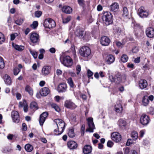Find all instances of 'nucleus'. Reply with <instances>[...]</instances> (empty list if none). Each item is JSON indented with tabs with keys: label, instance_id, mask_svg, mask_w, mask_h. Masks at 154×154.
Masks as SVG:
<instances>
[{
	"label": "nucleus",
	"instance_id": "680f3d73",
	"mask_svg": "<svg viewBox=\"0 0 154 154\" xmlns=\"http://www.w3.org/2000/svg\"><path fill=\"white\" fill-rule=\"evenodd\" d=\"M49 51L51 53L54 54L56 52V49L54 48H51L49 49Z\"/></svg>",
	"mask_w": 154,
	"mask_h": 154
},
{
	"label": "nucleus",
	"instance_id": "20e7f679",
	"mask_svg": "<svg viewBox=\"0 0 154 154\" xmlns=\"http://www.w3.org/2000/svg\"><path fill=\"white\" fill-rule=\"evenodd\" d=\"M75 35L81 38L88 40L90 38V34L83 30H77L75 32Z\"/></svg>",
	"mask_w": 154,
	"mask_h": 154
},
{
	"label": "nucleus",
	"instance_id": "49530a36",
	"mask_svg": "<svg viewBox=\"0 0 154 154\" xmlns=\"http://www.w3.org/2000/svg\"><path fill=\"white\" fill-rule=\"evenodd\" d=\"M23 20L22 19H19L15 21V23L18 25H21L23 23Z\"/></svg>",
	"mask_w": 154,
	"mask_h": 154
},
{
	"label": "nucleus",
	"instance_id": "6e6d98bb",
	"mask_svg": "<svg viewBox=\"0 0 154 154\" xmlns=\"http://www.w3.org/2000/svg\"><path fill=\"white\" fill-rule=\"evenodd\" d=\"M87 73H88V78H90L93 75V73L92 72H91L90 70L88 69L87 71Z\"/></svg>",
	"mask_w": 154,
	"mask_h": 154
},
{
	"label": "nucleus",
	"instance_id": "e2e57ef3",
	"mask_svg": "<svg viewBox=\"0 0 154 154\" xmlns=\"http://www.w3.org/2000/svg\"><path fill=\"white\" fill-rule=\"evenodd\" d=\"M140 57H138L137 58L135 59L134 60V61L135 63H138L140 62Z\"/></svg>",
	"mask_w": 154,
	"mask_h": 154
},
{
	"label": "nucleus",
	"instance_id": "c85d7f7f",
	"mask_svg": "<svg viewBox=\"0 0 154 154\" xmlns=\"http://www.w3.org/2000/svg\"><path fill=\"white\" fill-rule=\"evenodd\" d=\"M3 78L5 82L7 84L10 85L11 84V79L7 74H5L3 77Z\"/></svg>",
	"mask_w": 154,
	"mask_h": 154
},
{
	"label": "nucleus",
	"instance_id": "c03bdc74",
	"mask_svg": "<svg viewBox=\"0 0 154 154\" xmlns=\"http://www.w3.org/2000/svg\"><path fill=\"white\" fill-rule=\"evenodd\" d=\"M5 66V64L2 58L0 56V68L3 69Z\"/></svg>",
	"mask_w": 154,
	"mask_h": 154
},
{
	"label": "nucleus",
	"instance_id": "4c0bfd02",
	"mask_svg": "<svg viewBox=\"0 0 154 154\" xmlns=\"http://www.w3.org/2000/svg\"><path fill=\"white\" fill-rule=\"evenodd\" d=\"M131 137L134 140H136L138 137V134L136 131H133L131 134Z\"/></svg>",
	"mask_w": 154,
	"mask_h": 154
},
{
	"label": "nucleus",
	"instance_id": "bf43d9fd",
	"mask_svg": "<svg viewBox=\"0 0 154 154\" xmlns=\"http://www.w3.org/2000/svg\"><path fill=\"white\" fill-rule=\"evenodd\" d=\"M124 154H129L130 152V149L128 148H126L124 150Z\"/></svg>",
	"mask_w": 154,
	"mask_h": 154
},
{
	"label": "nucleus",
	"instance_id": "a211bd4d",
	"mask_svg": "<svg viewBox=\"0 0 154 154\" xmlns=\"http://www.w3.org/2000/svg\"><path fill=\"white\" fill-rule=\"evenodd\" d=\"M48 115V113L47 112H43L40 115L39 119V122L41 125H43Z\"/></svg>",
	"mask_w": 154,
	"mask_h": 154
},
{
	"label": "nucleus",
	"instance_id": "4be33fe9",
	"mask_svg": "<svg viewBox=\"0 0 154 154\" xmlns=\"http://www.w3.org/2000/svg\"><path fill=\"white\" fill-rule=\"evenodd\" d=\"M68 147L70 149H75L78 146L77 143L74 141H69L67 143Z\"/></svg>",
	"mask_w": 154,
	"mask_h": 154
},
{
	"label": "nucleus",
	"instance_id": "ddd939ff",
	"mask_svg": "<svg viewBox=\"0 0 154 154\" xmlns=\"http://www.w3.org/2000/svg\"><path fill=\"white\" fill-rule=\"evenodd\" d=\"M30 39L33 43H37L39 41V35L35 33H32L30 34Z\"/></svg>",
	"mask_w": 154,
	"mask_h": 154
},
{
	"label": "nucleus",
	"instance_id": "f8f14e48",
	"mask_svg": "<svg viewBox=\"0 0 154 154\" xmlns=\"http://www.w3.org/2000/svg\"><path fill=\"white\" fill-rule=\"evenodd\" d=\"M100 41L101 45L103 46L108 45L110 42V40L109 38L105 36L102 37Z\"/></svg>",
	"mask_w": 154,
	"mask_h": 154
},
{
	"label": "nucleus",
	"instance_id": "412c9836",
	"mask_svg": "<svg viewBox=\"0 0 154 154\" xmlns=\"http://www.w3.org/2000/svg\"><path fill=\"white\" fill-rule=\"evenodd\" d=\"M67 88L66 85L65 83H61L59 85L57 88V91L59 92H64Z\"/></svg>",
	"mask_w": 154,
	"mask_h": 154
},
{
	"label": "nucleus",
	"instance_id": "8fccbe9b",
	"mask_svg": "<svg viewBox=\"0 0 154 154\" xmlns=\"http://www.w3.org/2000/svg\"><path fill=\"white\" fill-rule=\"evenodd\" d=\"M63 22V23H66L68 22L71 20L70 16L66 18L62 19Z\"/></svg>",
	"mask_w": 154,
	"mask_h": 154
},
{
	"label": "nucleus",
	"instance_id": "aec40b11",
	"mask_svg": "<svg viewBox=\"0 0 154 154\" xmlns=\"http://www.w3.org/2000/svg\"><path fill=\"white\" fill-rule=\"evenodd\" d=\"M121 101H119L116 103L115 105V111L116 112L121 113L123 110V107L121 105Z\"/></svg>",
	"mask_w": 154,
	"mask_h": 154
},
{
	"label": "nucleus",
	"instance_id": "58836bf2",
	"mask_svg": "<svg viewBox=\"0 0 154 154\" xmlns=\"http://www.w3.org/2000/svg\"><path fill=\"white\" fill-rule=\"evenodd\" d=\"M118 124L120 127L125 126L126 125V122L122 119H119L118 122Z\"/></svg>",
	"mask_w": 154,
	"mask_h": 154
},
{
	"label": "nucleus",
	"instance_id": "c756f323",
	"mask_svg": "<svg viewBox=\"0 0 154 154\" xmlns=\"http://www.w3.org/2000/svg\"><path fill=\"white\" fill-rule=\"evenodd\" d=\"M123 16L124 17L128 18L129 16V13L127 8L126 7H124L123 8Z\"/></svg>",
	"mask_w": 154,
	"mask_h": 154
},
{
	"label": "nucleus",
	"instance_id": "f03ea898",
	"mask_svg": "<svg viewBox=\"0 0 154 154\" xmlns=\"http://www.w3.org/2000/svg\"><path fill=\"white\" fill-rule=\"evenodd\" d=\"M60 60L63 64L68 67H71L73 65V60L69 56L61 57Z\"/></svg>",
	"mask_w": 154,
	"mask_h": 154
},
{
	"label": "nucleus",
	"instance_id": "c9c22d12",
	"mask_svg": "<svg viewBox=\"0 0 154 154\" xmlns=\"http://www.w3.org/2000/svg\"><path fill=\"white\" fill-rule=\"evenodd\" d=\"M128 60V57L126 54H123L121 57V60L123 63L126 62Z\"/></svg>",
	"mask_w": 154,
	"mask_h": 154
},
{
	"label": "nucleus",
	"instance_id": "e433bc0d",
	"mask_svg": "<svg viewBox=\"0 0 154 154\" xmlns=\"http://www.w3.org/2000/svg\"><path fill=\"white\" fill-rule=\"evenodd\" d=\"M68 135L69 137H73L75 136V134L74 132V130L72 128H70L69 130Z\"/></svg>",
	"mask_w": 154,
	"mask_h": 154
},
{
	"label": "nucleus",
	"instance_id": "774afa93",
	"mask_svg": "<svg viewBox=\"0 0 154 154\" xmlns=\"http://www.w3.org/2000/svg\"><path fill=\"white\" fill-rule=\"evenodd\" d=\"M116 44L119 47H122V44L119 42H116Z\"/></svg>",
	"mask_w": 154,
	"mask_h": 154
},
{
	"label": "nucleus",
	"instance_id": "6e6552de",
	"mask_svg": "<svg viewBox=\"0 0 154 154\" xmlns=\"http://www.w3.org/2000/svg\"><path fill=\"white\" fill-rule=\"evenodd\" d=\"M109 79L111 82H115L117 84L120 83L122 80L121 76L119 74L116 75L115 77L110 75L109 77Z\"/></svg>",
	"mask_w": 154,
	"mask_h": 154
},
{
	"label": "nucleus",
	"instance_id": "473e14b6",
	"mask_svg": "<svg viewBox=\"0 0 154 154\" xmlns=\"http://www.w3.org/2000/svg\"><path fill=\"white\" fill-rule=\"evenodd\" d=\"M29 51L31 54L32 56L35 59H36L38 56L37 53L34 50H33L31 48L29 49Z\"/></svg>",
	"mask_w": 154,
	"mask_h": 154
},
{
	"label": "nucleus",
	"instance_id": "72a5a7b5",
	"mask_svg": "<svg viewBox=\"0 0 154 154\" xmlns=\"http://www.w3.org/2000/svg\"><path fill=\"white\" fill-rule=\"evenodd\" d=\"M25 150L28 152L32 151L33 149V148L32 145L30 144H27L25 146Z\"/></svg>",
	"mask_w": 154,
	"mask_h": 154
},
{
	"label": "nucleus",
	"instance_id": "a18cd8bd",
	"mask_svg": "<svg viewBox=\"0 0 154 154\" xmlns=\"http://www.w3.org/2000/svg\"><path fill=\"white\" fill-rule=\"evenodd\" d=\"M42 12L40 11H37L35 12V16L36 17H39L42 15Z\"/></svg>",
	"mask_w": 154,
	"mask_h": 154
},
{
	"label": "nucleus",
	"instance_id": "f704fd0d",
	"mask_svg": "<svg viewBox=\"0 0 154 154\" xmlns=\"http://www.w3.org/2000/svg\"><path fill=\"white\" fill-rule=\"evenodd\" d=\"M30 106L31 109L34 110H36L38 109L37 104L35 102H32L30 104Z\"/></svg>",
	"mask_w": 154,
	"mask_h": 154
},
{
	"label": "nucleus",
	"instance_id": "de8ad7c7",
	"mask_svg": "<svg viewBox=\"0 0 154 154\" xmlns=\"http://www.w3.org/2000/svg\"><path fill=\"white\" fill-rule=\"evenodd\" d=\"M38 23L37 21H35L33 22V23L30 26L33 29H35L38 26Z\"/></svg>",
	"mask_w": 154,
	"mask_h": 154
},
{
	"label": "nucleus",
	"instance_id": "13d9d810",
	"mask_svg": "<svg viewBox=\"0 0 154 154\" xmlns=\"http://www.w3.org/2000/svg\"><path fill=\"white\" fill-rule=\"evenodd\" d=\"M78 3L80 6L82 7H84L85 5V1L84 0H82Z\"/></svg>",
	"mask_w": 154,
	"mask_h": 154
},
{
	"label": "nucleus",
	"instance_id": "b1692460",
	"mask_svg": "<svg viewBox=\"0 0 154 154\" xmlns=\"http://www.w3.org/2000/svg\"><path fill=\"white\" fill-rule=\"evenodd\" d=\"M148 84L146 80L144 79L141 80L139 83V86L141 89L146 88Z\"/></svg>",
	"mask_w": 154,
	"mask_h": 154
},
{
	"label": "nucleus",
	"instance_id": "f3484780",
	"mask_svg": "<svg viewBox=\"0 0 154 154\" xmlns=\"http://www.w3.org/2000/svg\"><path fill=\"white\" fill-rule=\"evenodd\" d=\"M51 71V67L49 66H44L42 69V73L44 75L49 74Z\"/></svg>",
	"mask_w": 154,
	"mask_h": 154
},
{
	"label": "nucleus",
	"instance_id": "79ce46f5",
	"mask_svg": "<svg viewBox=\"0 0 154 154\" xmlns=\"http://www.w3.org/2000/svg\"><path fill=\"white\" fill-rule=\"evenodd\" d=\"M5 41V38L4 35L0 32V44H2Z\"/></svg>",
	"mask_w": 154,
	"mask_h": 154
},
{
	"label": "nucleus",
	"instance_id": "4468645a",
	"mask_svg": "<svg viewBox=\"0 0 154 154\" xmlns=\"http://www.w3.org/2000/svg\"><path fill=\"white\" fill-rule=\"evenodd\" d=\"M11 117L14 122L18 123L20 121L19 114L16 111H13L11 112Z\"/></svg>",
	"mask_w": 154,
	"mask_h": 154
},
{
	"label": "nucleus",
	"instance_id": "7ed1b4c3",
	"mask_svg": "<svg viewBox=\"0 0 154 154\" xmlns=\"http://www.w3.org/2000/svg\"><path fill=\"white\" fill-rule=\"evenodd\" d=\"M112 16L111 13L109 12H105L104 13L102 16L103 21L105 22L106 25H109L112 22Z\"/></svg>",
	"mask_w": 154,
	"mask_h": 154
},
{
	"label": "nucleus",
	"instance_id": "9b49d317",
	"mask_svg": "<svg viewBox=\"0 0 154 154\" xmlns=\"http://www.w3.org/2000/svg\"><path fill=\"white\" fill-rule=\"evenodd\" d=\"M140 121L141 123L143 125H146L149 122V118L148 116L145 114H143L140 117Z\"/></svg>",
	"mask_w": 154,
	"mask_h": 154
},
{
	"label": "nucleus",
	"instance_id": "f257e3e1",
	"mask_svg": "<svg viewBox=\"0 0 154 154\" xmlns=\"http://www.w3.org/2000/svg\"><path fill=\"white\" fill-rule=\"evenodd\" d=\"M57 126V129H55L54 133L55 135H59L63 131L65 126V123L62 119H57L54 120Z\"/></svg>",
	"mask_w": 154,
	"mask_h": 154
},
{
	"label": "nucleus",
	"instance_id": "603ef678",
	"mask_svg": "<svg viewBox=\"0 0 154 154\" xmlns=\"http://www.w3.org/2000/svg\"><path fill=\"white\" fill-rule=\"evenodd\" d=\"M27 103L25 101H24L23 102H20L19 103V107H22L25 105V104H26Z\"/></svg>",
	"mask_w": 154,
	"mask_h": 154
},
{
	"label": "nucleus",
	"instance_id": "a878e982",
	"mask_svg": "<svg viewBox=\"0 0 154 154\" xmlns=\"http://www.w3.org/2000/svg\"><path fill=\"white\" fill-rule=\"evenodd\" d=\"M62 11L66 14H70L72 11V9L70 7L67 6H64L62 9Z\"/></svg>",
	"mask_w": 154,
	"mask_h": 154
},
{
	"label": "nucleus",
	"instance_id": "423d86ee",
	"mask_svg": "<svg viewBox=\"0 0 154 154\" xmlns=\"http://www.w3.org/2000/svg\"><path fill=\"white\" fill-rule=\"evenodd\" d=\"M87 123L88 128L86 130V131H89L90 132H93L94 130L95 129V127L93 121V119L91 117H89L87 119Z\"/></svg>",
	"mask_w": 154,
	"mask_h": 154
},
{
	"label": "nucleus",
	"instance_id": "9d476101",
	"mask_svg": "<svg viewBox=\"0 0 154 154\" xmlns=\"http://www.w3.org/2000/svg\"><path fill=\"white\" fill-rule=\"evenodd\" d=\"M45 24L46 25L47 27L50 29L56 26L54 21L51 18L46 19L45 20Z\"/></svg>",
	"mask_w": 154,
	"mask_h": 154
},
{
	"label": "nucleus",
	"instance_id": "a19ab883",
	"mask_svg": "<svg viewBox=\"0 0 154 154\" xmlns=\"http://www.w3.org/2000/svg\"><path fill=\"white\" fill-rule=\"evenodd\" d=\"M114 32L120 35L122 31L121 28L119 27H116L115 28L113 29Z\"/></svg>",
	"mask_w": 154,
	"mask_h": 154
},
{
	"label": "nucleus",
	"instance_id": "2f4dec72",
	"mask_svg": "<svg viewBox=\"0 0 154 154\" xmlns=\"http://www.w3.org/2000/svg\"><path fill=\"white\" fill-rule=\"evenodd\" d=\"M13 46L16 50L19 51H22L24 49V46L22 45H13Z\"/></svg>",
	"mask_w": 154,
	"mask_h": 154
},
{
	"label": "nucleus",
	"instance_id": "338daca9",
	"mask_svg": "<svg viewBox=\"0 0 154 154\" xmlns=\"http://www.w3.org/2000/svg\"><path fill=\"white\" fill-rule=\"evenodd\" d=\"M23 110L25 112H26L28 111V105L27 104H25L23 107Z\"/></svg>",
	"mask_w": 154,
	"mask_h": 154
},
{
	"label": "nucleus",
	"instance_id": "4d7b16f0",
	"mask_svg": "<svg viewBox=\"0 0 154 154\" xmlns=\"http://www.w3.org/2000/svg\"><path fill=\"white\" fill-rule=\"evenodd\" d=\"M113 143L110 140L108 141L107 143V146L109 147H111L113 145Z\"/></svg>",
	"mask_w": 154,
	"mask_h": 154
},
{
	"label": "nucleus",
	"instance_id": "bb28decb",
	"mask_svg": "<svg viewBox=\"0 0 154 154\" xmlns=\"http://www.w3.org/2000/svg\"><path fill=\"white\" fill-rule=\"evenodd\" d=\"M115 60V57L112 55H109L106 57V61L108 64L113 63Z\"/></svg>",
	"mask_w": 154,
	"mask_h": 154
},
{
	"label": "nucleus",
	"instance_id": "cd10ccee",
	"mask_svg": "<svg viewBox=\"0 0 154 154\" xmlns=\"http://www.w3.org/2000/svg\"><path fill=\"white\" fill-rule=\"evenodd\" d=\"M142 102L143 105L144 106H146L148 105L149 103V100L147 96L145 95L142 97Z\"/></svg>",
	"mask_w": 154,
	"mask_h": 154
},
{
	"label": "nucleus",
	"instance_id": "ea45409f",
	"mask_svg": "<svg viewBox=\"0 0 154 154\" xmlns=\"http://www.w3.org/2000/svg\"><path fill=\"white\" fill-rule=\"evenodd\" d=\"M51 106L52 108L54 109L57 112H59L60 110V109L58 106L55 103H52L51 104Z\"/></svg>",
	"mask_w": 154,
	"mask_h": 154
},
{
	"label": "nucleus",
	"instance_id": "69168bd1",
	"mask_svg": "<svg viewBox=\"0 0 154 154\" xmlns=\"http://www.w3.org/2000/svg\"><path fill=\"white\" fill-rule=\"evenodd\" d=\"M68 72L69 73L70 75L72 76L75 77L76 75L75 73L73 72H72L70 71H69Z\"/></svg>",
	"mask_w": 154,
	"mask_h": 154
},
{
	"label": "nucleus",
	"instance_id": "6ab92c4d",
	"mask_svg": "<svg viewBox=\"0 0 154 154\" xmlns=\"http://www.w3.org/2000/svg\"><path fill=\"white\" fill-rule=\"evenodd\" d=\"M109 8L110 11L114 12L116 11L119 9V5L116 2H113L110 6Z\"/></svg>",
	"mask_w": 154,
	"mask_h": 154
},
{
	"label": "nucleus",
	"instance_id": "393cba45",
	"mask_svg": "<svg viewBox=\"0 0 154 154\" xmlns=\"http://www.w3.org/2000/svg\"><path fill=\"white\" fill-rule=\"evenodd\" d=\"M92 148L91 146L89 145H85L83 149V152L84 154H89L92 151Z\"/></svg>",
	"mask_w": 154,
	"mask_h": 154
},
{
	"label": "nucleus",
	"instance_id": "2eb2a0df",
	"mask_svg": "<svg viewBox=\"0 0 154 154\" xmlns=\"http://www.w3.org/2000/svg\"><path fill=\"white\" fill-rule=\"evenodd\" d=\"M146 34L149 38L154 37V29L152 27L147 28L146 30Z\"/></svg>",
	"mask_w": 154,
	"mask_h": 154
},
{
	"label": "nucleus",
	"instance_id": "3c124183",
	"mask_svg": "<svg viewBox=\"0 0 154 154\" xmlns=\"http://www.w3.org/2000/svg\"><path fill=\"white\" fill-rule=\"evenodd\" d=\"M20 69L18 68H15L14 69V73L15 75H17L20 72Z\"/></svg>",
	"mask_w": 154,
	"mask_h": 154
},
{
	"label": "nucleus",
	"instance_id": "052dcab7",
	"mask_svg": "<svg viewBox=\"0 0 154 154\" xmlns=\"http://www.w3.org/2000/svg\"><path fill=\"white\" fill-rule=\"evenodd\" d=\"M27 129V127L25 123H23L22 124V130L24 131H26Z\"/></svg>",
	"mask_w": 154,
	"mask_h": 154
},
{
	"label": "nucleus",
	"instance_id": "5701e85b",
	"mask_svg": "<svg viewBox=\"0 0 154 154\" xmlns=\"http://www.w3.org/2000/svg\"><path fill=\"white\" fill-rule=\"evenodd\" d=\"M50 92L49 89L47 87H44L42 88L40 91V94L43 96H47Z\"/></svg>",
	"mask_w": 154,
	"mask_h": 154
},
{
	"label": "nucleus",
	"instance_id": "7c9ffc66",
	"mask_svg": "<svg viewBox=\"0 0 154 154\" xmlns=\"http://www.w3.org/2000/svg\"><path fill=\"white\" fill-rule=\"evenodd\" d=\"M26 91L28 92L30 95L32 96L33 94V92L32 88L28 85H27L25 88Z\"/></svg>",
	"mask_w": 154,
	"mask_h": 154
},
{
	"label": "nucleus",
	"instance_id": "864d4df0",
	"mask_svg": "<svg viewBox=\"0 0 154 154\" xmlns=\"http://www.w3.org/2000/svg\"><path fill=\"white\" fill-rule=\"evenodd\" d=\"M76 73L77 75L79 74L81 70V67L79 65H78L76 66Z\"/></svg>",
	"mask_w": 154,
	"mask_h": 154
},
{
	"label": "nucleus",
	"instance_id": "37998d69",
	"mask_svg": "<svg viewBox=\"0 0 154 154\" xmlns=\"http://www.w3.org/2000/svg\"><path fill=\"white\" fill-rule=\"evenodd\" d=\"M67 80L70 86L72 88H73L74 85L72 79L71 78H69Z\"/></svg>",
	"mask_w": 154,
	"mask_h": 154
},
{
	"label": "nucleus",
	"instance_id": "09e8293b",
	"mask_svg": "<svg viewBox=\"0 0 154 154\" xmlns=\"http://www.w3.org/2000/svg\"><path fill=\"white\" fill-rule=\"evenodd\" d=\"M18 35V34L17 33H14L11 34L10 35L11 40V41L14 40L16 37Z\"/></svg>",
	"mask_w": 154,
	"mask_h": 154
},
{
	"label": "nucleus",
	"instance_id": "1a4fd4ad",
	"mask_svg": "<svg viewBox=\"0 0 154 154\" xmlns=\"http://www.w3.org/2000/svg\"><path fill=\"white\" fill-rule=\"evenodd\" d=\"M111 138L113 141L116 143L119 142L122 139L121 135L117 132H115L112 133Z\"/></svg>",
	"mask_w": 154,
	"mask_h": 154
},
{
	"label": "nucleus",
	"instance_id": "dca6fc26",
	"mask_svg": "<svg viewBox=\"0 0 154 154\" xmlns=\"http://www.w3.org/2000/svg\"><path fill=\"white\" fill-rule=\"evenodd\" d=\"M64 106L67 108L74 109L76 107V106L75 103L70 100H67L65 101Z\"/></svg>",
	"mask_w": 154,
	"mask_h": 154
},
{
	"label": "nucleus",
	"instance_id": "0e129e2a",
	"mask_svg": "<svg viewBox=\"0 0 154 154\" xmlns=\"http://www.w3.org/2000/svg\"><path fill=\"white\" fill-rule=\"evenodd\" d=\"M145 131L142 130L140 131V136L141 137H142L143 136V135L144 134Z\"/></svg>",
	"mask_w": 154,
	"mask_h": 154
},
{
	"label": "nucleus",
	"instance_id": "5fc2aeb1",
	"mask_svg": "<svg viewBox=\"0 0 154 154\" xmlns=\"http://www.w3.org/2000/svg\"><path fill=\"white\" fill-rule=\"evenodd\" d=\"M139 51L138 47H134L132 50V52L134 53H136L138 52Z\"/></svg>",
	"mask_w": 154,
	"mask_h": 154
},
{
	"label": "nucleus",
	"instance_id": "39448f33",
	"mask_svg": "<svg viewBox=\"0 0 154 154\" xmlns=\"http://www.w3.org/2000/svg\"><path fill=\"white\" fill-rule=\"evenodd\" d=\"M79 53L82 56L87 57L91 54V51L88 47L84 46L81 48Z\"/></svg>",
	"mask_w": 154,
	"mask_h": 154
},
{
	"label": "nucleus",
	"instance_id": "0eeeda50",
	"mask_svg": "<svg viewBox=\"0 0 154 154\" xmlns=\"http://www.w3.org/2000/svg\"><path fill=\"white\" fill-rule=\"evenodd\" d=\"M138 13L139 15L141 17H146L149 14L148 11L143 6L138 9Z\"/></svg>",
	"mask_w": 154,
	"mask_h": 154
}]
</instances>
